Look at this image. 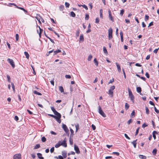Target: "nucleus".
Listing matches in <instances>:
<instances>
[{
  "mask_svg": "<svg viewBox=\"0 0 159 159\" xmlns=\"http://www.w3.org/2000/svg\"><path fill=\"white\" fill-rule=\"evenodd\" d=\"M158 134V133H157V132L155 131H154L153 132L152 136H153V137L154 139H156V134Z\"/></svg>",
  "mask_w": 159,
  "mask_h": 159,
  "instance_id": "ddd939ff",
  "label": "nucleus"
},
{
  "mask_svg": "<svg viewBox=\"0 0 159 159\" xmlns=\"http://www.w3.org/2000/svg\"><path fill=\"white\" fill-rule=\"evenodd\" d=\"M102 9H101L100 10V17L101 18H102L103 17V16H102Z\"/></svg>",
  "mask_w": 159,
  "mask_h": 159,
  "instance_id": "bb28decb",
  "label": "nucleus"
},
{
  "mask_svg": "<svg viewBox=\"0 0 159 159\" xmlns=\"http://www.w3.org/2000/svg\"><path fill=\"white\" fill-rule=\"evenodd\" d=\"M48 115L54 118H55V117L57 118V116H56L53 115L52 114H48Z\"/></svg>",
  "mask_w": 159,
  "mask_h": 159,
  "instance_id": "4d7b16f0",
  "label": "nucleus"
},
{
  "mask_svg": "<svg viewBox=\"0 0 159 159\" xmlns=\"http://www.w3.org/2000/svg\"><path fill=\"white\" fill-rule=\"evenodd\" d=\"M40 147V145L39 144H36L34 147V149H37Z\"/></svg>",
  "mask_w": 159,
  "mask_h": 159,
  "instance_id": "a878e982",
  "label": "nucleus"
},
{
  "mask_svg": "<svg viewBox=\"0 0 159 159\" xmlns=\"http://www.w3.org/2000/svg\"><path fill=\"white\" fill-rule=\"evenodd\" d=\"M54 150V147H53L50 150V152L51 153H52L53 152Z\"/></svg>",
  "mask_w": 159,
  "mask_h": 159,
  "instance_id": "3c124183",
  "label": "nucleus"
},
{
  "mask_svg": "<svg viewBox=\"0 0 159 159\" xmlns=\"http://www.w3.org/2000/svg\"><path fill=\"white\" fill-rule=\"evenodd\" d=\"M98 112L103 117H105L106 116V115L105 114L104 112L102 110L100 106H99L98 107Z\"/></svg>",
  "mask_w": 159,
  "mask_h": 159,
  "instance_id": "f03ea898",
  "label": "nucleus"
},
{
  "mask_svg": "<svg viewBox=\"0 0 159 159\" xmlns=\"http://www.w3.org/2000/svg\"><path fill=\"white\" fill-rule=\"evenodd\" d=\"M7 61L9 62L13 68L15 67V65L14 64V62L12 59L10 58H8L7 59Z\"/></svg>",
  "mask_w": 159,
  "mask_h": 159,
  "instance_id": "39448f33",
  "label": "nucleus"
},
{
  "mask_svg": "<svg viewBox=\"0 0 159 159\" xmlns=\"http://www.w3.org/2000/svg\"><path fill=\"white\" fill-rule=\"evenodd\" d=\"M124 9H122L120 13V15L122 16H123V15L124 14Z\"/></svg>",
  "mask_w": 159,
  "mask_h": 159,
  "instance_id": "a19ab883",
  "label": "nucleus"
},
{
  "mask_svg": "<svg viewBox=\"0 0 159 159\" xmlns=\"http://www.w3.org/2000/svg\"><path fill=\"white\" fill-rule=\"evenodd\" d=\"M62 128L66 133L68 135H69V131L66 125L64 124H62Z\"/></svg>",
  "mask_w": 159,
  "mask_h": 159,
  "instance_id": "f257e3e1",
  "label": "nucleus"
},
{
  "mask_svg": "<svg viewBox=\"0 0 159 159\" xmlns=\"http://www.w3.org/2000/svg\"><path fill=\"white\" fill-rule=\"evenodd\" d=\"M148 126V125L146 124L145 123H144L142 125V127L143 128H144L145 127H147Z\"/></svg>",
  "mask_w": 159,
  "mask_h": 159,
  "instance_id": "0e129e2a",
  "label": "nucleus"
},
{
  "mask_svg": "<svg viewBox=\"0 0 159 159\" xmlns=\"http://www.w3.org/2000/svg\"><path fill=\"white\" fill-rule=\"evenodd\" d=\"M82 6L86 10H88V8L87 7L85 4H84L83 5H82Z\"/></svg>",
  "mask_w": 159,
  "mask_h": 159,
  "instance_id": "8fccbe9b",
  "label": "nucleus"
},
{
  "mask_svg": "<svg viewBox=\"0 0 159 159\" xmlns=\"http://www.w3.org/2000/svg\"><path fill=\"white\" fill-rule=\"evenodd\" d=\"M145 110L146 111V113L147 114H148L149 113V110L147 107H145Z\"/></svg>",
  "mask_w": 159,
  "mask_h": 159,
  "instance_id": "473e14b6",
  "label": "nucleus"
},
{
  "mask_svg": "<svg viewBox=\"0 0 159 159\" xmlns=\"http://www.w3.org/2000/svg\"><path fill=\"white\" fill-rule=\"evenodd\" d=\"M70 16L72 17H75V14L73 11H71L70 12Z\"/></svg>",
  "mask_w": 159,
  "mask_h": 159,
  "instance_id": "cd10ccee",
  "label": "nucleus"
},
{
  "mask_svg": "<svg viewBox=\"0 0 159 159\" xmlns=\"http://www.w3.org/2000/svg\"><path fill=\"white\" fill-rule=\"evenodd\" d=\"M139 129H140V128H139H139H138L137 129H136V132H135V136L137 135L138 134V133H139Z\"/></svg>",
  "mask_w": 159,
  "mask_h": 159,
  "instance_id": "ea45409f",
  "label": "nucleus"
},
{
  "mask_svg": "<svg viewBox=\"0 0 159 159\" xmlns=\"http://www.w3.org/2000/svg\"><path fill=\"white\" fill-rule=\"evenodd\" d=\"M61 52V51L59 49L56 50L55 51H54L53 55H55L57 53Z\"/></svg>",
  "mask_w": 159,
  "mask_h": 159,
  "instance_id": "393cba45",
  "label": "nucleus"
},
{
  "mask_svg": "<svg viewBox=\"0 0 159 159\" xmlns=\"http://www.w3.org/2000/svg\"><path fill=\"white\" fill-rule=\"evenodd\" d=\"M53 50L49 51L47 54V55L48 56L50 53H52L53 51Z\"/></svg>",
  "mask_w": 159,
  "mask_h": 159,
  "instance_id": "680f3d73",
  "label": "nucleus"
},
{
  "mask_svg": "<svg viewBox=\"0 0 159 159\" xmlns=\"http://www.w3.org/2000/svg\"><path fill=\"white\" fill-rule=\"evenodd\" d=\"M33 93L34 94H37L38 95H41L42 94L38 92L36 90H34V91Z\"/></svg>",
  "mask_w": 159,
  "mask_h": 159,
  "instance_id": "4be33fe9",
  "label": "nucleus"
},
{
  "mask_svg": "<svg viewBox=\"0 0 159 159\" xmlns=\"http://www.w3.org/2000/svg\"><path fill=\"white\" fill-rule=\"evenodd\" d=\"M154 110L155 111L156 113H159V111L155 107H154Z\"/></svg>",
  "mask_w": 159,
  "mask_h": 159,
  "instance_id": "e2e57ef3",
  "label": "nucleus"
},
{
  "mask_svg": "<svg viewBox=\"0 0 159 159\" xmlns=\"http://www.w3.org/2000/svg\"><path fill=\"white\" fill-rule=\"evenodd\" d=\"M145 75L147 78H149V77H150L149 75V74L147 72L146 73Z\"/></svg>",
  "mask_w": 159,
  "mask_h": 159,
  "instance_id": "338daca9",
  "label": "nucleus"
},
{
  "mask_svg": "<svg viewBox=\"0 0 159 159\" xmlns=\"http://www.w3.org/2000/svg\"><path fill=\"white\" fill-rule=\"evenodd\" d=\"M89 6L90 7V8L91 9H92L93 8V5L92 3L91 2H90L89 3Z\"/></svg>",
  "mask_w": 159,
  "mask_h": 159,
  "instance_id": "774afa93",
  "label": "nucleus"
},
{
  "mask_svg": "<svg viewBox=\"0 0 159 159\" xmlns=\"http://www.w3.org/2000/svg\"><path fill=\"white\" fill-rule=\"evenodd\" d=\"M132 121V120L131 119L129 120L127 122V124L128 125L130 124Z\"/></svg>",
  "mask_w": 159,
  "mask_h": 159,
  "instance_id": "052dcab7",
  "label": "nucleus"
},
{
  "mask_svg": "<svg viewBox=\"0 0 159 159\" xmlns=\"http://www.w3.org/2000/svg\"><path fill=\"white\" fill-rule=\"evenodd\" d=\"M59 9L61 11H62L64 9V6L63 5H61L59 7Z\"/></svg>",
  "mask_w": 159,
  "mask_h": 159,
  "instance_id": "72a5a7b5",
  "label": "nucleus"
},
{
  "mask_svg": "<svg viewBox=\"0 0 159 159\" xmlns=\"http://www.w3.org/2000/svg\"><path fill=\"white\" fill-rule=\"evenodd\" d=\"M11 85L12 86V88L14 92H15V86L13 83H11Z\"/></svg>",
  "mask_w": 159,
  "mask_h": 159,
  "instance_id": "e433bc0d",
  "label": "nucleus"
},
{
  "mask_svg": "<svg viewBox=\"0 0 159 159\" xmlns=\"http://www.w3.org/2000/svg\"><path fill=\"white\" fill-rule=\"evenodd\" d=\"M99 19L98 17L96 18L95 19V23H99Z\"/></svg>",
  "mask_w": 159,
  "mask_h": 159,
  "instance_id": "5fc2aeb1",
  "label": "nucleus"
},
{
  "mask_svg": "<svg viewBox=\"0 0 159 159\" xmlns=\"http://www.w3.org/2000/svg\"><path fill=\"white\" fill-rule=\"evenodd\" d=\"M136 90L137 92L139 93H141L142 91L140 87H137L136 88Z\"/></svg>",
  "mask_w": 159,
  "mask_h": 159,
  "instance_id": "a211bd4d",
  "label": "nucleus"
},
{
  "mask_svg": "<svg viewBox=\"0 0 159 159\" xmlns=\"http://www.w3.org/2000/svg\"><path fill=\"white\" fill-rule=\"evenodd\" d=\"M55 115L57 116H56L57 117H61V115L60 114V113H59L58 112L57 113V114H55Z\"/></svg>",
  "mask_w": 159,
  "mask_h": 159,
  "instance_id": "de8ad7c7",
  "label": "nucleus"
},
{
  "mask_svg": "<svg viewBox=\"0 0 159 159\" xmlns=\"http://www.w3.org/2000/svg\"><path fill=\"white\" fill-rule=\"evenodd\" d=\"M112 30L111 28L108 30V38L109 39H110L112 38Z\"/></svg>",
  "mask_w": 159,
  "mask_h": 159,
  "instance_id": "20e7f679",
  "label": "nucleus"
},
{
  "mask_svg": "<svg viewBox=\"0 0 159 159\" xmlns=\"http://www.w3.org/2000/svg\"><path fill=\"white\" fill-rule=\"evenodd\" d=\"M60 146L61 144L59 143V142L57 143L56 144V145H55V147L56 148H58Z\"/></svg>",
  "mask_w": 159,
  "mask_h": 159,
  "instance_id": "c9c22d12",
  "label": "nucleus"
},
{
  "mask_svg": "<svg viewBox=\"0 0 159 159\" xmlns=\"http://www.w3.org/2000/svg\"><path fill=\"white\" fill-rule=\"evenodd\" d=\"M57 158H59V159H63V157L61 156V155H59L58 156V157H56Z\"/></svg>",
  "mask_w": 159,
  "mask_h": 159,
  "instance_id": "bf43d9fd",
  "label": "nucleus"
},
{
  "mask_svg": "<svg viewBox=\"0 0 159 159\" xmlns=\"http://www.w3.org/2000/svg\"><path fill=\"white\" fill-rule=\"evenodd\" d=\"M59 90L61 93H63L64 92L63 88L61 86H60L59 87Z\"/></svg>",
  "mask_w": 159,
  "mask_h": 159,
  "instance_id": "aec40b11",
  "label": "nucleus"
},
{
  "mask_svg": "<svg viewBox=\"0 0 159 159\" xmlns=\"http://www.w3.org/2000/svg\"><path fill=\"white\" fill-rule=\"evenodd\" d=\"M91 126H92V128L93 130H95L96 129V126L93 124H92L91 125Z\"/></svg>",
  "mask_w": 159,
  "mask_h": 159,
  "instance_id": "603ef678",
  "label": "nucleus"
},
{
  "mask_svg": "<svg viewBox=\"0 0 159 159\" xmlns=\"http://www.w3.org/2000/svg\"><path fill=\"white\" fill-rule=\"evenodd\" d=\"M128 92H129V96L131 95H133L131 91V90L130 89H128Z\"/></svg>",
  "mask_w": 159,
  "mask_h": 159,
  "instance_id": "37998d69",
  "label": "nucleus"
},
{
  "mask_svg": "<svg viewBox=\"0 0 159 159\" xmlns=\"http://www.w3.org/2000/svg\"><path fill=\"white\" fill-rule=\"evenodd\" d=\"M70 130L71 132L70 136L72 137L74 135V131L71 128H70Z\"/></svg>",
  "mask_w": 159,
  "mask_h": 159,
  "instance_id": "c85d7f7f",
  "label": "nucleus"
},
{
  "mask_svg": "<svg viewBox=\"0 0 159 159\" xmlns=\"http://www.w3.org/2000/svg\"><path fill=\"white\" fill-rule=\"evenodd\" d=\"M10 4H11V5H14V6H16L17 8H18L19 9H21V8H22V7H19L18 6H16V4L14 3H10Z\"/></svg>",
  "mask_w": 159,
  "mask_h": 159,
  "instance_id": "09e8293b",
  "label": "nucleus"
},
{
  "mask_svg": "<svg viewBox=\"0 0 159 159\" xmlns=\"http://www.w3.org/2000/svg\"><path fill=\"white\" fill-rule=\"evenodd\" d=\"M14 119L16 121H17L19 120V118L17 116H15L14 117Z\"/></svg>",
  "mask_w": 159,
  "mask_h": 159,
  "instance_id": "69168bd1",
  "label": "nucleus"
},
{
  "mask_svg": "<svg viewBox=\"0 0 159 159\" xmlns=\"http://www.w3.org/2000/svg\"><path fill=\"white\" fill-rule=\"evenodd\" d=\"M75 152L73 151H71L70 152H69L68 155V156H69L70 155H75Z\"/></svg>",
  "mask_w": 159,
  "mask_h": 159,
  "instance_id": "58836bf2",
  "label": "nucleus"
},
{
  "mask_svg": "<svg viewBox=\"0 0 159 159\" xmlns=\"http://www.w3.org/2000/svg\"><path fill=\"white\" fill-rule=\"evenodd\" d=\"M24 54H25V55L26 56V57L27 59H29V55L28 54V53L27 52H24Z\"/></svg>",
  "mask_w": 159,
  "mask_h": 159,
  "instance_id": "5701e85b",
  "label": "nucleus"
},
{
  "mask_svg": "<svg viewBox=\"0 0 159 159\" xmlns=\"http://www.w3.org/2000/svg\"><path fill=\"white\" fill-rule=\"evenodd\" d=\"M37 155L39 159H44V158L43 157H42V154L41 153H37Z\"/></svg>",
  "mask_w": 159,
  "mask_h": 159,
  "instance_id": "9b49d317",
  "label": "nucleus"
},
{
  "mask_svg": "<svg viewBox=\"0 0 159 159\" xmlns=\"http://www.w3.org/2000/svg\"><path fill=\"white\" fill-rule=\"evenodd\" d=\"M129 107V105L127 103H125V109L127 110Z\"/></svg>",
  "mask_w": 159,
  "mask_h": 159,
  "instance_id": "2f4dec72",
  "label": "nucleus"
},
{
  "mask_svg": "<svg viewBox=\"0 0 159 159\" xmlns=\"http://www.w3.org/2000/svg\"><path fill=\"white\" fill-rule=\"evenodd\" d=\"M60 144L61 145H62L65 147H67V144L66 143V141L65 140L63 141Z\"/></svg>",
  "mask_w": 159,
  "mask_h": 159,
  "instance_id": "f8f14e48",
  "label": "nucleus"
},
{
  "mask_svg": "<svg viewBox=\"0 0 159 159\" xmlns=\"http://www.w3.org/2000/svg\"><path fill=\"white\" fill-rule=\"evenodd\" d=\"M103 51L104 52V53L106 54H107L108 53L107 50L106 48L105 47H103Z\"/></svg>",
  "mask_w": 159,
  "mask_h": 159,
  "instance_id": "412c9836",
  "label": "nucleus"
},
{
  "mask_svg": "<svg viewBox=\"0 0 159 159\" xmlns=\"http://www.w3.org/2000/svg\"><path fill=\"white\" fill-rule=\"evenodd\" d=\"M137 139L136 140L133 141L132 142V143L134 147V148H136V147L137 143L136 141H137Z\"/></svg>",
  "mask_w": 159,
  "mask_h": 159,
  "instance_id": "2eb2a0df",
  "label": "nucleus"
},
{
  "mask_svg": "<svg viewBox=\"0 0 159 159\" xmlns=\"http://www.w3.org/2000/svg\"><path fill=\"white\" fill-rule=\"evenodd\" d=\"M124 136L125 137L128 139H130V138L128 136V135L126 134H124Z\"/></svg>",
  "mask_w": 159,
  "mask_h": 159,
  "instance_id": "6e6d98bb",
  "label": "nucleus"
},
{
  "mask_svg": "<svg viewBox=\"0 0 159 159\" xmlns=\"http://www.w3.org/2000/svg\"><path fill=\"white\" fill-rule=\"evenodd\" d=\"M94 62L95 63V65L98 66V61L96 60V58H95L94 60Z\"/></svg>",
  "mask_w": 159,
  "mask_h": 159,
  "instance_id": "c756f323",
  "label": "nucleus"
},
{
  "mask_svg": "<svg viewBox=\"0 0 159 159\" xmlns=\"http://www.w3.org/2000/svg\"><path fill=\"white\" fill-rule=\"evenodd\" d=\"M75 127L76 128V130L75 132H77L79 128V124H77L75 125Z\"/></svg>",
  "mask_w": 159,
  "mask_h": 159,
  "instance_id": "b1692460",
  "label": "nucleus"
},
{
  "mask_svg": "<svg viewBox=\"0 0 159 159\" xmlns=\"http://www.w3.org/2000/svg\"><path fill=\"white\" fill-rule=\"evenodd\" d=\"M89 18V15L88 14H86L85 15V19L86 20H88Z\"/></svg>",
  "mask_w": 159,
  "mask_h": 159,
  "instance_id": "a18cd8bd",
  "label": "nucleus"
},
{
  "mask_svg": "<svg viewBox=\"0 0 159 159\" xmlns=\"http://www.w3.org/2000/svg\"><path fill=\"white\" fill-rule=\"evenodd\" d=\"M65 5L66 7H69L70 6V4L69 3L67 2H66L65 3Z\"/></svg>",
  "mask_w": 159,
  "mask_h": 159,
  "instance_id": "49530a36",
  "label": "nucleus"
},
{
  "mask_svg": "<svg viewBox=\"0 0 159 159\" xmlns=\"http://www.w3.org/2000/svg\"><path fill=\"white\" fill-rule=\"evenodd\" d=\"M116 66L117 67V70H118V72H120L121 71V69H120V65L119 64H118L117 62H116Z\"/></svg>",
  "mask_w": 159,
  "mask_h": 159,
  "instance_id": "9d476101",
  "label": "nucleus"
},
{
  "mask_svg": "<svg viewBox=\"0 0 159 159\" xmlns=\"http://www.w3.org/2000/svg\"><path fill=\"white\" fill-rule=\"evenodd\" d=\"M62 155L63 156V157L64 158H66L67 157V152L66 151H62L61 152Z\"/></svg>",
  "mask_w": 159,
  "mask_h": 159,
  "instance_id": "6e6552de",
  "label": "nucleus"
},
{
  "mask_svg": "<svg viewBox=\"0 0 159 159\" xmlns=\"http://www.w3.org/2000/svg\"><path fill=\"white\" fill-rule=\"evenodd\" d=\"M61 117H57V118H55L56 120L59 123H60L61 122Z\"/></svg>",
  "mask_w": 159,
  "mask_h": 159,
  "instance_id": "6ab92c4d",
  "label": "nucleus"
},
{
  "mask_svg": "<svg viewBox=\"0 0 159 159\" xmlns=\"http://www.w3.org/2000/svg\"><path fill=\"white\" fill-rule=\"evenodd\" d=\"M7 81L8 82H10L11 79L10 77L8 75H7Z\"/></svg>",
  "mask_w": 159,
  "mask_h": 159,
  "instance_id": "c03bdc74",
  "label": "nucleus"
},
{
  "mask_svg": "<svg viewBox=\"0 0 159 159\" xmlns=\"http://www.w3.org/2000/svg\"><path fill=\"white\" fill-rule=\"evenodd\" d=\"M19 39V35L18 34H16V41H18Z\"/></svg>",
  "mask_w": 159,
  "mask_h": 159,
  "instance_id": "13d9d810",
  "label": "nucleus"
},
{
  "mask_svg": "<svg viewBox=\"0 0 159 159\" xmlns=\"http://www.w3.org/2000/svg\"><path fill=\"white\" fill-rule=\"evenodd\" d=\"M115 86H112L110 87V89L108 91V94L110 95H111V96L112 97L113 92V90L115 89Z\"/></svg>",
  "mask_w": 159,
  "mask_h": 159,
  "instance_id": "7ed1b4c3",
  "label": "nucleus"
},
{
  "mask_svg": "<svg viewBox=\"0 0 159 159\" xmlns=\"http://www.w3.org/2000/svg\"><path fill=\"white\" fill-rule=\"evenodd\" d=\"M13 159H21V155L20 154H16L13 156Z\"/></svg>",
  "mask_w": 159,
  "mask_h": 159,
  "instance_id": "423d86ee",
  "label": "nucleus"
},
{
  "mask_svg": "<svg viewBox=\"0 0 159 159\" xmlns=\"http://www.w3.org/2000/svg\"><path fill=\"white\" fill-rule=\"evenodd\" d=\"M149 16L147 15H146L145 16V21H147L149 19Z\"/></svg>",
  "mask_w": 159,
  "mask_h": 159,
  "instance_id": "79ce46f5",
  "label": "nucleus"
},
{
  "mask_svg": "<svg viewBox=\"0 0 159 159\" xmlns=\"http://www.w3.org/2000/svg\"><path fill=\"white\" fill-rule=\"evenodd\" d=\"M65 77L67 79H70L71 78V76L69 75H66Z\"/></svg>",
  "mask_w": 159,
  "mask_h": 159,
  "instance_id": "864d4df0",
  "label": "nucleus"
},
{
  "mask_svg": "<svg viewBox=\"0 0 159 159\" xmlns=\"http://www.w3.org/2000/svg\"><path fill=\"white\" fill-rule=\"evenodd\" d=\"M80 41L82 42L84 41V38L83 34H80Z\"/></svg>",
  "mask_w": 159,
  "mask_h": 159,
  "instance_id": "f3484780",
  "label": "nucleus"
},
{
  "mask_svg": "<svg viewBox=\"0 0 159 159\" xmlns=\"http://www.w3.org/2000/svg\"><path fill=\"white\" fill-rule=\"evenodd\" d=\"M139 157L141 159H146V157L142 155H139Z\"/></svg>",
  "mask_w": 159,
  "mask_h": 159,
  "instance_id": "dca6fc26",
  "label": "nucleus"
},
{
  "mask_svg": "<svg viewBox=\"0 0 159 159\" xmlns=\"http://www.w3.org/2000/svg\"><path fill=\"white\" fill-rule=\"evenodd\" d=\"M46 139L44 137H43L41 138V141L43 142H45L46 141Z\"/></svg>",
  "mask_w": 159,
  "mask_h": 159,
  "instance_id": "f704fd0d",
  "label": "nucleus"
},
{
  "mask_svg": "<svg viewBox=\"0 0 159 159\" xmlns=\"http://www.w3.org/2000/svg\"><path fill=\"white\" fill-rule=\"evenodd\" d=\"M129 98H130L131 100L133 102H134V97L133 95H131L129 96Z\"/></svg>",
  "mask_w": 159,
  "mask_h": 159,
  "instance_id": "4468645a",
  "label": "nucleus"
},
{
  "mask_svg": "<svg viewBox=\"0 0 159 159\" xmlns=\"http://www.w3.org/2000/svg\"><path fill=\"white\" fill-rule=\"evenodd\" d=\"M92 56L91 55H89L88 57V61H90L92 58Z\"/></svg>",
  "mask_w": 159,
  "mask_h": 159,
  "instance_id": "4c0bfd02",
  "label": "nucleus"
},
{
  "mask_svg": "<svg viewBox=\"0 0 159 159\" xmlns=\"http://www.w3.org/2000/svg\"><path fill=\"white\" fill-rule=\"evenodd\" d=\"M74 150L77 154H79L80 153V152L79 150V148L78 146L75 144L74 145Z\"/></svg>",
  "mask_w": 159,
  "mask_h": 159,
  "instance_id": "0eeeda50",
  "label": "nucleus"
},
{
  "mask_svg": "<svg viewBox=\"0 0 159 159\" xmlns=\"http://www.w3.org/2000/svg\"><path fill=\"white\" fill-rule=\"evenodd\" d=\"M157 150L156 148L154 149L152 153L153 155H155L157 153Z\"/></svg>",
  "mask_w": 159,
  "mask_h": 159,
  "instance_id": "7c9ffc66",
  "label": "nucleus"
},
{
  "mask_svg": "<svg viewBox=\"0 0 159 159\" xmlns=\"http://www.w3.org/2000/svg\"><path fill=\"white\" fill-rule=\"evenodd\" d=\"M108 12L109 14V17L110 19L111 20L113 21V19L112 16L111 11L110 10H108Z\"/></svg>",
  "mask_w": 159,
  "mask_h": 159,
  "instance_id": "1a4fd4ad",
  "label": "nucleus"
}]
</instances>
